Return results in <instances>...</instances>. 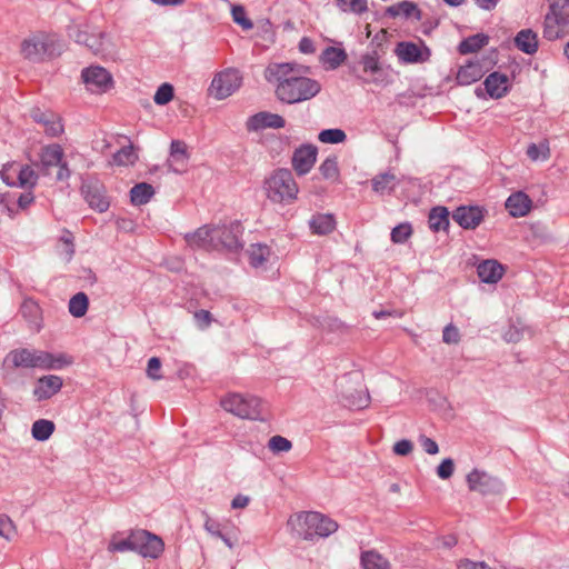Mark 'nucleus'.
<instances>
[{"mask_svg": "<svg viewBox=\"0 0 569 569\" xmlns=\"http://www.w3.org/2000/svg\"><path fill=\"white\" fill-rule=\"evenodd\" d=\"M277 81V98L289 104L311 99L321 88L318 81L303 76L278 77Z\"/></svg>", "mask_w": 569, "mask_h": 569, "instance_id": "1", "label": "nucleus"}, {"mask_svg": "<svg viewBox=\"0 0 569 569\" xmlns=\"http://www.w3.org/2000/svg\"><path fill=\"white\" fill-rule=\"evenodd\" d=\"M266 197L272 203L289 204L298 196L299 188L289 169H277L263 182Z\"/></svg>", "mask_w": 569, "mask_h": 569, "instance_id": "2", "label": "nucleus"}, {"mask_svg": "<svg viewBox=\"0 0 569 569\" xmlns=\"http://www.w3.org/2000/svg\"><path fill=\"white\" fill-rule=\"evenodd\" d=\"M63 48L64 43L58 36L37 33L22 41L21 54L24 59L39 62L60 56Z\"/></svg>", "mask_w": 569, "mask_h": 569, "instance_id": "3", "label": "nucleus"}, {"mask_svg": "<svg viewBox=\"0 0 569 569\" xmlns=\"http://www.w3.org/2000/svg\"><path fill=\"white\" fill-rule=\"evenodd\" d=\"M68 36L77 43L84 44L96 56L114 59L116 50L110 34L90 31L89 26L72 23L68 27Z\"/></svg>", "mask_w": 569, "mask_h": 569, "instance_id": "4", "label": "nucleus"}, {"mask_svg": "<svg viewBox=\"0 0 569 569\" xmlns=\"http://www.w3.org/2000/svg\"><path fill=\"white\" fill-rule=\"evenodd\" d=\"M338 528L337 521L318 511L301 512L296 518L295 529L305 540L327 538Z\"/></svg>", "mask_w": 569, "mask_h": 569, "instance_id": "5", "label": "nucleus"}, {"mask_svg": "<svg viewBox=\"0 0 569 569\" xmlns=\"http://www.w3.org/2000/svg\"><path fill=\"white\" fill-rule=\"evenodd\" d=\"M549 10L543 21V37L557 40L569 33V0H548Z\"/></svg>", "mask_w": 569, "mask_h": 569, "instance_id": "6", "label": "nucleus"}, {"mask_svg": "<svg viewBox=\"0 0 569 569\" xmlns=\"http://www.w3.org/2000/svg\"><path fill=\"white\" fill-rule=\"evenodd\" d=\"M6 361L11 362L13 368H39L50 370L61 367L60 359L56 358L52 353L28 348L10 351Z\"/></svg>", "mask_w": 569, "mask_h": 569, "instance_id": "7", "label": "nucleus"}, {"mask_svg": "<svg viewBox=\"0 0 569 569\" xmlns=\"http://www.w3.org/2000/svg\"><path fill=\"white\" fill-rule=\"evenodd\" d=\"M221 407L242 419L263 420V403L260 398L251 395L229 393L220 400Z\"/></svg>", "mask_w": 569, "mask_h": 569, "instance_id": "8", "label": "nucleus"}, {"mask_svg": "<svg viewBox=\"0 0 569 569\" xmlns=\"http://www.w3.org/2000/svg\"><path fill=\"white\" fill-rule=\"evenodd\" d=\"M242 226L239 221L230 223L217 224L216 232L213 233L214 250L216 251H238L243 247L241 240Z\"/></svg>", "mask_w": 569, "mask_h": 569, "instance_id": "9", "label": "nucleus"}, {"mask_svg": "<svg viewBox=\"0 0 569 569\" xmlns=\"http://www.w3.org/2000/svg\"><path fill=\"white\" fill-rule=\"evenodd\" d=\"M467 483L471 491L483 496L497 495L503 489V483L500 479L478 469H473L467 475Z\"/></svg>", "mask_w": 569, "mask_h": 569, "instance_id": "10", "label": "nucleus"}, {"mask_svg": "<svg viewBox=\"0 0 569 569\" xmlns=\"http://www.w3.org/2000/svg\"><path fill=\"white\" fill-rule=\"evenodd\" d=\"M241 83L239 73H216L208 91L214 99L222 100L237 91Z\"/></svg>", "mask_w": 569, "mask_h": 569, "instance_id": "11", "label": "nucleus"}, {"mask_svg": "<svg viewBox=\"0 0 569 569\" xmlns=\"http://www.w3.org/2000/svg\"><path fill=\"white\" fill-rule=\"evenodd\" d=\"M136 552L143 558H158L164 549L162 539L147 530H136Z\"/></svg>", "mask_w": 569, "mask_h": 569, "instance_id": "12", "label": "nucleus"}, {"mask_svg": "<svg viewBox=\"0 0 569 569\" xmlns=\"http://www.w3.org/2000/svg\"><path fill=\"white\" fill-rule=\"evenodd\" d=\"M509 88L510 81L507 73H489L483 81V88H476L475 93L479 98L488 94L492 99H500L507 94Z\"/></svg>", "mask_w": 569, "mask_h": 569, "instance_id": "13", "label": "nucleus"}, {"mask_svg": "<svg viewBox=\"0 0 569 569\" xmlns=\"http://www.w3.org/2000/svg\"><path fill=\"white\" fill-rule=\"evenodd\" d=\"M286 126V120L278 113L260 111L250 116L246 121V129L249 132H258L264 129H281Z\"/></svg>", "mask_w": 569, "mask_h": 569, "instance_id": "14", "label": "nucleus"}, {"mask_svg": "<svg viewBox=\"0 0 569 569\" xmlns=\"http://www.w3.org/2000/svg\"><path fill=\"white\" fill-rule=\"evenodd\" d=\"M318 149L313 144H302L292 154L291 163L298 176H305L313 168Z\"/></svg>", "mask_w": 569, "mask_h": 569, "instance_id": "15", "label": "nucleus"}, {"mask_svg": "<svg viewBox=\"0 0 569 569\" xmlns=\"http://www.w3.org/2000/svg\"><path fill=\"white\" fill-rule=\"evenodd\" d=\"M63 149L60 144L53 143L41 148L39 153V161L34 163L39 173L49 176L51 169L61 163L63 159Z\"/></svg>", "mask_w": 569, "mask_h": 569, "instance_id": "16", "label": "nucleus"}, {"mask_svg": "<svg viewBox=\"0 0 569 569\" xmlns=\"http://www.w3.org/2000/svg\"><path fill=\"white\" fill-rule=\"evenodd\" d=\"M483 217V209L478 206H460L452 212V219L463 229H476Z\"/></svg>", "mask_w": 569, "mask_h": 569, "instance_id": "17", "label": "nucleus"}, {"mask_svg": "<svg viewBox=\"0 0 569 569\" xmlns=\"http://www.w3.org/2000/svg\"><path fill=\"white\" fill-rule=\"evenodd\" d=\"M82 193L90 208L99 212H104L109 209L110 202L101 183L89 182L83 184Z\"/></svg>", "mask_w": 569, "mask_h": 569, "instance_id": "18", "label": "nucleus"}, {"mask_svg": "<svg viewBox=\"0 0 569 569\" xmlns=\"http://www.w3.org/2000/svg\"><path fill=\"white\" fill-rule=\"evenodd\" d=\"M62 386L63 381L59 376H43L37 380L33 396L38 401L50 399L61 390Z\"/></svg>", "mask_w": 569, "mask_h": 569, "instance_id": "19", "label": "nucleus"}, {"mask_svg": "<svg viewBox=\"0 0 569 569\" xmlns=\"http://www.w3.org/2000/svg\"><path fill=\"white\" fill-rule=\"evenodd\" d=\"M216 232V226H202L192 233L186 234V241L192 248H199L204 250H214L213 233Z\"/></svg>", "mask_w": 569, "mask_h": 569, "instance_id": "20", "label": "nucleus"}, {"mask_svg": "<svg viewBox=\"0 0 569 569\" xmlns=\"http://www.w3.org/2000/svg\"><path fill=\"white\" fill-rule=\"evenodd\" d=\"M31 118L46 127V132L51 137H58L63 132V126L59 117L51 111H43L39 108L31 110Z\"/></svg>", "mask_w": 569, "mask_h": 569, "instance_id": "21", "label": "nucleus"}, {"mask_svg": "<svg viewBox=\"0 0 569 569\" xmlns=\"http://www.w3.org/2000/svg\"><path fill=\"white\" fill-rule=\"evenodd\" d=\"M532 207V200L522 191L510 194L506 201V209L515 218L525 217Z\"/></svg>", "mask_w": 569, "mask_h": 569, "instance_id": "22", "label": "nucleus"}, {"mask_svg": "<svg viewBox=\"0 0 569 569\" xmlns=\"http://www.w3.org/2000/svg\"><path fill=\"white\" fill-rule=\"evenodd\" d=\"M398 58L405 62H423L429 58V50H421L419 46L412 42H400L396 48Z\"/></svg>", "mask_w": 569, "mask_h": 569, "instance_id": "23", "label": "nucleus"}, {"mask_svg": "<svg viewBox=\"0 0 569 569\" xmlns=\"http://www.w3.org/2000/svg\"><path fill=\"white\" fill-rule=\"evenodd\" d=\"M81 79L92 93H102L113 87L111 73H81Z\"/></svg>", "mask_w": 569, "mask_h": 569, "instance_id": "24", "label": "nucleus"}, {"mask_svg": "<svg viewBox=\"0 0 569 569\" xmlns=\"http://www.w3.org/2000/svg\"><path fill=\"white\" fill-rule=\"evenodd\" d=\"M503 267L497 260H485L477 267L479 279L485 283H496L503 276Z\"/></svg>", "mask_w": 569, "mask_h": 569, "instance_id": "25", "label": "nucleus"}, {"mask_svg": "<svg viewBox=\"0 0 569 569\" xmlns=\"http://www.w3.org/2000/svg\"><path fill=\"white\" fill-rule=\"evenodd\" d=\"M170 167L174 172H182L189 160V152L184 141L172 140L170 144Z\"/></svg>", "mask_w": 569, "mask_h": 569, "instance_id": "26", "label": "nucleus"}, {"mask_svg": "<svg viewBox=\"0 0 569 569\" xmlns=\"http://www.w3.org/2000/svg\"><path fill=\"white\" fill-rule=\"evenodd\" d=\"M386 14L391 18L403 17L406 19L413 17L416 20H421L422 12L416 3L409 0H403L386 9Z\"/></svg>", "mask_w": 569, "mask_h": 569, "instance_id": "27", "label": "nucleus"}, {"mask_svg": "<svg viewBox=\"0 0 569 569\" xmlns=\"http://www.w3.org/2000/svg\"><path fill=\"white\" fill-rule=\"evenodd\" d=\"M538 44V34L532 29H522L515 37L516 48L527 54L535 53Z\"/></svg>", "mask_w": 569, "mask_h": 569, "instance_id": "28", "label": "nucleus"}, {"mask_svg": "<svg viewBox=\"0 0 569 569\" xmlns=\"http://www.w3.org/2000/svg\"><path fill=\"white\" fill-rule=\"evenodd\" d=\"M21 316L29 323L30 329L39 331L41 328V309L32 299H26L20 308Z\"/></svg>", "mask_w": 569, "mask_h": 569, "instance_id": "29", "label": "nucleus"}, {"mask_svg": "<svg viewBox=\"0 0 569 569\" xmlns=\"http://www.w3.org/2000/svg\"><path fill=\"white\" fill-rule=\"evenodd\" d=\"M398 184V178L390 171L379 173L371 179L372 190L379 194H390Z\"/></svg>", "mask_w": 569, "mask_h": 569, "instance_id": "30", "label": "nucleus"}, {"mask_svg": "<svg viewBox=\"0 0 569 569\" xmlns=\"http://www.w3.org/2000/svg\"><path fill=\"white\" fill-rule=\"evenodd\" d=\"M309 227L315 234L326 236L336 228L335 217L330 213H318L309 220Z\"/></svg>", "mask_w": 569, "mask_h": 569, "instance_id": "31", "label": "nucleus"}, {"mask_svg": "<svg viewBox=\"0 0 569 569\" xmlns=\"http://www.w3.org/2000/svg\"><path fill=\"white\" fill-rule=\"evenodd\" d=\"M449 211L446 207L438 206L431 209L428 218L429 227L433 232L447 230L449 221Z\"/></svg>", "mask_w": 569, "mask_h": 569, "instance_id": "32", "label": "nucleus"}, {"mask_svg": "<svg viewBox=\"0 0 569 569\" xmlns=\"http://www.w3.org/2000/svg\"><path fill=\"white\" fill-rule=\"evenodd\" d=\"M136 530H132L126 538H121L120 533H116L109 542L108 550L110 552H136Z\"/></svg>", "mask_w": 569, "mask_h": 569, "instance_id": "33", "label": "nucleus"}, {"mask_svg": "<svg viewBox=\"0 0 569 569\" xmlns=\"http://www.w3.org/2000/svg\"><path fill=\"white\" fill-rule=\"evenodd\" d=\"M347 57L343 48L328 47L322 51L320 60L327 68L337 69L347 60Z\"/></svg>", "mask_w": 569, "mask_h": 569, "instance_id": "34", "label": "nucleus"}, {"mask_svg": "<svg viewBox=\"0 0 569 569\" xmlns=\"http://www.w3.org/2000/svg\"><path fill=\"white\" fill-rule=\"evenodd\" d=\"M17 186L20 188L32 189L37 186L39 172L28 164L17 162Z\"/></svg>", "mask_w": 569, "mask_h": 569, "instance_id": "35", "label": "nucleus"}, {"mask_svg": "<svg viewBox=\"0 0 569 569\" xmlns=\"http://www.w3.org/2000/svg\"><path fill=\"white\" fill-rule=\"evenodd\" d=\"M358 79L363 86H368V90L372 92L392 83L389 73H361Z\"/></svg>", "mask_w": 569, "mask_h": 569, "instance_id": "36", "label": "nucleus"}, {"mask_svg": "<svg viewBox=\"0 0 569 569\" xmlns=\"http://www.w3.org/2000/svg\"><path fill=\"white\" fill-rule=\"evenodd\" d=\"M154 196V189L150 183L139 182L130 190V201L133 206L148 203Z\"/></svg>", "mask_w": 569, "mask_h": 569, "instance_id": "37", "label": "nucleus"}, {"mask_svg": "<svg viewBox=\"0 0 569 569\" xmlns=\"http://www.w3.org/2000/svg\"><path fill=\"white\" fill-rule=\"evenodd\" d=\"M363 569H390V562L376 550L363 551L360 557Z\"/></svg>", "mask_w": 569, "mask_h": 569, "instance_id": "38", "label": "nucleus"}, {"mask_svg": "<svg viewBox=\"0 0 569 569\" xmlns=\"http://www.w3.org/2000/svg\"><path fill=\"white\" fill-rule=\"evenodd\" d=\"M487 43H488V37L482 33H478V34L470 36V37L466 38L465 40H462L459 43L458 50L461 54L473 53V52H477L478 50H480Z\"/></svg>", "mask_w": 569, "mask_h": 569, "instance_id": "39", "label": "nucleus"}, {"mask_svg": "<svg viewBox=\"0 0 569 569\" xmlns=\"http://www.w3.org/2000/svg\"><path fill=\"white\" fill-rule=\"evenodd\" d=\"M345 405L355 409H365L370 402V396L367 390H356L355 392L342 393Z\"/></svg>", "mask_w": 569, "mask_h": 569, "instance_id": "40", "label": "nucleus"}, {"mask_svg": "<svg viewBox=\"0 0 569 569\" xmlns=\"http://www.w3.org/2000/svg\"><path fill=\"white\" fill-rule=\"evenodd\" d=\"M270 249L266 244L254 243L248 250L249 263L253 268H259L268 260Z\"/></svg>", "mask_w": 569, "mask_h": 569, "instance_id": "41", "label": "nucleus"}, {"mask_svg": "<svg viewBox=\"0 0 569 569\" xmlns=\"http://www.w3.org/2000/svg\"><path fill=\"white\" fill-rule=\"evenodd\" d=\"M54 423L47 419H39L33 422L31 428L32 437L38 441L48 440L54 431Z\"/></svg>", "mask_w": 569, "mask_h": 569, "instance_id": "42", "label": "nucleus"}, {"mask_svg": "<svg viewBox=\"0 0 569 569\" xmlns=\"http://www.w3.org/2000/svg\"><path fill=\"white\" fill-rule=\"evenodd\" d=\"M88 306V296L84 292H78L69 300V312L74 318H81L87 313Z\"/></svg>", "mask_w": 569, "mask_h": 569, "instance_id": "43", "label": "nucleus"}, {"mask_svg": "<svg viewBox=\"0 0 569 569\" xmlns=\"http://www.w3.org/2000/svg\"><path fill=\"white\" fill-rule=\"evenodd\" d=\"M319 171L325 179L337 180L340 173L337 157L330 156L327 159H325L319 167Z\"/></svg>", "mask_w": 569, "mask_h": 569, "instance_id": "44", "label": "nucleus"}, {"mask_svg": "<svg viewBox=\"0 0 569 569\" xmlns=\"http://www.w3.org/2000/svg\"><path fill=\"white\" fill-rule=\"evenodd\" d=\"M318 139L322 143L337 144L346 141L347 134L342 129H325L319 132Z\"/></svg>", "mask_w": 569, "mask_h": 569, "instance_id": "45", "label": "nucleus"}, {"mask_svg": "<svg viewBox=\"0 0 569 569\" xmlns=\"http://www.w3.org/2000/svg\"><path fill=\"white\" fill-rule=\"evenodd\" d=\"M527 156L533 161L547 160L550 156V149L547 141L540 143H530L527 148Z\"/></svg>", "mask_w": 569, "mask_h": 569, "instance_id": "46", "label": "nucleus"}, {"mask_svg": "<svg viewBox=\"0 0 569 569\" xmlns=\"http://www.w3.org/2000/svg\"><path fill=\"white\" fill-rule=\"evenodd\" d=\"M174 96L173 86L169 82H163L156 91L153 101L158 106H164L169 103Z\"/></svg>", "mask_w": 569, "mask_h": 569, "instance_id": "47", "label": "nucleus"}, {"mask_svg": "<svg viewBox=\"0 0 569 569\" xmlns=\"http://www.w3.org/2000/svg\"><path fill=\"white\" fill-rule=\"evenodd\" d=\"M412 234V227L409 222L396 226L391 230V241L395 243H405Z\"/></svg>", "mask_w": 569, "mask_h": 569, "instance_id": "48", "label": "nucleus"}, {"mask_svg": "<svg viewBox=\"0 0 569 569\" xmlns=\"http://www.w3.org/2000/svg\"><path fill=\"white\" fill-rule=\"evenodd\" d=\"M220 523L209 517L204 522V529L213 537L221 539L230 549L233 547V543L229 537H227L220 528Z\"/></svg>", "mask_w": 569, "mask_h": 569, "instance_id": "49", "label": "nucleus"}, {"mask_svg": "<svg viewBox=\"0 0 569 569\" xmlns=\"http://www.w3.org/2000/svg\"><path fill=\"white\" fill-rule=\"evenodd\" d=\"M136 159L132 146L123 147L113 154V162L118 166L132 164Z\"/></svg>", "mask_w": 569, "mask_h": 569, "instance_id": "50", "label": "nucleus"}, {"mask_svg": "<svg viewBox=\"0 0 569 569\" xmlns=\"http://www.w3.org/2000/svg\"><path fill=\"white\" fill-rule=\"evenodd\" d=\"M17 162H7L0 170L1 180L9 187L17 186Z\"/></svg>", "mask_w": 569, "mask_h": 569, "instance_id": "51", "label": "nucleus"}, {"mask_svg": "<svg viewBox=\"0 0 569 569\" xmlns=\"http://www.w3.org/2000/svg\"><path fill=\"white\" fill-rule=\"evenodd\" d=\"M233 21L239 24L243 30L253 28L252 21L247 17L246 10L242 6H233L231 9Z\"/></svg>", "mask_w": 569, "mask_h": 569, "instance_id": "52", "label": "nucleus"}, {"mask_svg": "<svg viewBox=\"0 0 569 569\" xmlns=\"http://www.w3.org/2000/svg\"><path fill=\"white\" fill-rule=\"evenodd\" d=\"M483 73H448L446 77L447 82L456 81L459 86H468L477 82Z\"/></svg>", "mask_w": 569, "mask_h": 569, "instance_id": "53", "label": "nucleus"}, {"mask_svg": "<svg viewBox=\"0 0 569 569\" xmlns=\"http://www.w3.org/2000/svg\"><path fill=\"white\" fill-rule=\"evenodd\" d=\"M268 448L273 453L288 452L292 448V443L287 438L277 435L269 439Z\"/></svg>", "mask_w": 569, "mask_h": 569, "instance_id": "54", "label": "nucleus"}, {"mask_svg": "<svg viewBox=\"0 0 569 569\" xmlns=\"http://www.w3.org/2000/svg\"><path fill=\"white\" fill-rule=\"evenodd\" d=\"M455 471V462L451 458H446L441 461V463L437 467V476L442 479H449Z\"/></svg>", "mask_w": 569, "mask_h": 569, "instance_id": "55", "label": "nucleus"}, {"mask_svg": "<svg viewBox=\"0 0 569 569\" xmlns=\"http://www.w3.org/2000/svg\"><path fill=\"white\" fill-rule=\"evenodd\" d=\"M442 341L448 345H457L460 341V333L452 323L447 325L442 331Z\"/></svg>", "mask_w": 569, "mask_h": 569, "instance_id": "56", "label": "nucleus"}, {"mask_svg": "<svg viewBox=\"0 0 569 569\" xmlns=\"http://www.w3.org/2000/svg\"><path fill=\"white\" fill-rule=\"evenodd\" d=\"M161 361L158 357H152L148 360L147 376L152 380H160Z\"/></svg>", "mask_w": 569, "mask_h": 569, "instance_id": "57", "label": "nucleus"}, {"mask_svg": "<svg viewBox=\"0 0 569 569\" xmlns=\"http://www.w3.org/2000/svg\"><path fill=\"white\" fill-rule=\"evenodd\" d=\"M363 71H379V59L376 51L362 57Z\"/></svg>", "mask_w": 569, "mask_h": 569, "instance_id": "58", "label": "nucleus"}, {"mask_svg": "<svg viewBox=\"0 0 569 569\" xmlns=\"http://www.w3.org/2000/svg\"><path fill=\"white\" fill-rule=\"evenodd\" d=\"M14 531V525L12 520L6 516L0 515V537L10 540L12 532Z\"/></svg>", "mask_w": 569, "mask_h": 569, "instance_id": "59", "label": "nucleus"}, {"mask_svg": "<svg viewBox=\"0 0 569 569\" xmlns=\"http://www.w3.org/2000/svg\"><path fill=\"white\" fill-rule=\"evenodd\" d=\"M418 440H419V443L422 447V449L428 455H436L439 452V446L433 439H431L425 435H420Z\"/></svg>", "mask_w": 569, "mask_h": 569, "instance_id": "60", "label": "nucleus"}, {"mask_svg": "<svg viewBox=\"0 0 569 569\" xmlns=\"http://www.w3.org/2000/svg\"><path fill=\"white\" fill-rule=\"evenodd\" d=\"M413 449L412 442L407 439L399 440L393 446V452L398 456H407Z\"/></svg>", "mask_w": 569, "mask_h": 569, "instance_id": "61", "label": "nucleus"}, {"mask_svg": "<svg viewBox=\"0 0 569 569\" xmlns=\"http://www.w3.org/2000/svg\"><path fill=\"white\" fill-rule=\"evenodd\" d=\"M33 202L34 196L30 190L21 193L17 199L18 208L21 210L28 209Z\"/></svg>", "mask_w": 569, "mask_h": 569, "instance_id": "62", "label": "nucleus"}, {"mask_svg": "<svg viewBox=\"0 0 569 569\" xmlns=\"http://www.w3.org/2000/svg\"><path fill=\"white\" fill-rule=\"evenodd\" d=\"M58 167V172H57V176H56V180L57 181H66L70 178L71 176V170L69 169L68 164L66 161H63V159L61 160V163L57 166Z\"/></svg>", "mask_w": 569, "mask_h": 569, "instance_id": "63", "label": "nucleus"}, {"mask_svg": "<svg viewBox=\"0 0 569 569\" xmlns=\"http://www.w3.org/2000/svg\"><path fill=\"white\" fill-rule=\"evenodd\" d=\"M299 50H300V52L306 53V54L313 53L316 50L313 41L308 37H303L299 41Z\"/></svg>", "mask_w": 569, "mask_h": 569, "instance_id": "64", "label": "nucleus"}]
</instances>
